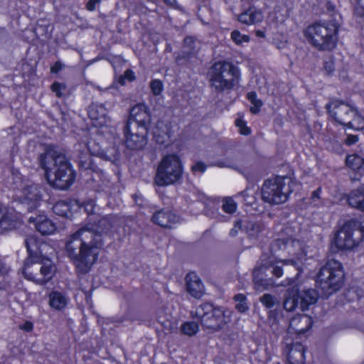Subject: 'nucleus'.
I'll use <instances>...</instances> for the list:
<instances>
[{"mask_svg":"<svg viewBox=\"0 0 364 364\" xmlns=\"http://www.w3.org/2000/svg\"><path fill=\"white\" fill-rule=\"evenodd\" d=\"M87 235L93 237V232L87 228H81L73 233L65 243V250L77 272L86 274L97 261L99 252L96 243L92 239L87 242Z\"/></svg>","mask_w":364,"mask_h":364,"instance_id":"nucleus-1","label":"nucleus"},{"mask_svg":"<svg viewBox=\"0 0 364 364\" xmlns=\"http://www.w3.org/2000/svg\"><path fill=\"white\" fill-rule=\"evenodd\" d=\"M40 166L45 171V178L55 188L66 190L75 180L76 173L65 156L53 149H47L39 157Z\"/></svg>","mask_w":364,"mask_h":364,"instance_id":"nucleus-2","label":"nucleus"},{"mask_svg":"<svg viewBox=\"0 0 364 364\" xmlns=\"http://www.w3.org/2000/svg\"><path fill=\"white\" fill-rule=\"evenodd\" d=\"M151 115L148 106L138 104L132 107L123 129L124 144L131 150L142 149L147 143Z\"/></svg>","mask_w":364,"mask_h":364,"instance_id":"nucleus-3","label":"nucleus"},{"mask_svg":"<svg viewBox=\"0 0 364 364\" xmlns=\"http://www.w3.org/2000/svg\"><path fill=\"white\" fill-rule=\"evenodd\" d=\"M210 86L216 92L230 91L238 85L241 80V70L232 62L227 60L215 61L208 70Z\"/></svg>","mask_w":364,"mask_h":364,"instance_id":"nucleus-4","label":"nucleus"},{"mask_svg":"<svg viewBox=\"0 0 364 364\" xmlns=\"http://www.w3.org/2000/svg\"><path fill=\"white\" fill-rule=\"evenodd\" d=\"M339 26L334 21L315 22L304 30L308 42L320 51H332L337 46Z\"/></svg>","mask_w":364,"mask_h":364,"instance_id":"nucleus-5","label":"nucleus"},{"mask_svg":"<svg viewBox=\"0 0 364 364\" xmlns=\"http://www.w3.org/2000/svg\"><path fill=\"white\" fill-rule=\"evenodd\" d=\"M346 275L342 263L336 259L328 260L316 276V284L324 297H328L343 286Z\"/></svg>","mask_w":364,"mask_h":364,"instance_id":"nucleus-6","label":"nucleus"},{"mask_svg":"<svg viewBox=\"0 0 364 364\" xmlns=\"http://www.w3.org/2000/svg\"><path fill=\"white\" fill-rule=\"evenodd\" d=\"M364 240V221L351 218L344 223L337 230L331 241V247L336 251L350 250Z\"/></svg>","mask_w":364,"mask_h":364,"instance_id":"nucleus-7","label":"nucleus"},{"mask_svg":"<svg viewBox=\"0 0 364 364\" xmlns=\"http://www.w3.org/2000/svg\"><path fill=\"white\" fill-rule=\"evenodd\" d=\"M184 166L177 154H168L163 156L158 164L154 183L159 187L180 184L183 181Z\"/></svg>","mask_w":364,"mask_h":364,"instance_id":"nucleus-8","label":"nucleus"},{"mask_svg":"<svg viewBox=\"0 0 364 364\" xmlns=\"http://www.w3.org/2000/svg\"><path fill=\"white\" fill-rule=\"evenodd\" d=\"M191 316L196 318L203 329L213 331H220L227 323L223 308L215 306L209 302H203L191 312Z\"/></svg>","mask_w":364,"mask_h":364,"instance_id":"nucleus-9","label":"nucleus"},{"mask_svg":"<svg viewBox=\"0 0 364 364\" xmlns=\"http://www.w3.org/2000/svg\"><path fill=\"white\" fill-rule=\"evenodd\" d=\"M287 177L275 176L264 181L261 188L262 200L271 205L285 203L291 191H285Z\"/></svg>","mask_w":364,"mask_h":364,"instance_id":"nucleus-10","label":"nucleus"},{"mask_svg":"<svg viewBox=\"0 0 364 364\" xmlns=\"http://www.w3.org/2000/svg\"><path fill=\"white\" fill-rule=\"evenodd\" d=\"M319 294L314 289L300 290L298 287H293L287 291L286 298L284 301V308L287 311H294L299 309L305 311L309 306L317 302Z\"/></svg>","mask_w":364,"mask_h":364,"instance_id":"nucleus-11","label":"nucleus"},{"mask_svg":"<svg viewBox=\"0 0 364 364\" xmlns=\"http://www.w3.org/2000/svg\"><path fill=\"white\" fill-rule=\"evenodd\" d=\"M259 264L254 268L252 272L253 282L257 287L264 285L266 280L259 278L260 274H264L267 270L272 268L274 264L282 263V264H292L294 262L291 259H281L270 253H262L259 258Z\"/></svg>","mask_w":364,"mask_h":364,"instance_id":"nucleus-12","label":"nucleus"},{"mask_svg":"<svg viewBox=\"0 0 364 364\" xmlns=\"http://www.w3.org/2000/svg\"><path fill=\"white\" fill-rule=\"evenodd\" d=\"M329 116L338 124L344 123L349 119L353 113L351 107L341 100H333L326 105Z\"/></svg>","mask_w":364,"mask_h":364,"instance_id":"nucleus-13","label":"nucleus"},{"mask_svg":"<svg viewBox=\"0 0 364 364\" xmlns=\"http://www.w3.org/2000/svg\"><path fill=\"white\" fill-rule=\"evenodd\" d=\"M79 208L77 200L67 198L57 201L53 206V211L57 215L71 219L74 212H76Z\"/></svg>","mask_w":364,"mask_h":364,"instance_id":"nucleus-14","label":"nucleus"},{"mask_svg":"<svg viewBox=\"0 0 364 364\" xmlns=\"http://www.w3.org/2000/svg\"><path fill=\"white\" fill-rule=\"evenodd\" d=\"M151 220L161 228L171 229L179 221V218L169 210L161 209L153 214Z\"/></svg>","mask_w":364,"mask_h":364,"instance_id":"nucleus-15","label":"nucleus"},{"mask_svg":"<svg viewBox=\"0 0 364 364\" xmlns=\"http://www.w3.org/2000/svg\"><path fill=\"white\" fill-rule=\"evenodd\" d=\"M28 222L30 224L34 225L36 231L41 235H50L53 234L56 230L55 224L44 215L31 217L28 219Z\"/></svg>","mask_w":364,"mask_h":364,"instance_id":"nucleus-16","label":"nucleus"},{"mask_svg":"<svg viewBox=\"0 0 364 364\" xmlns=\"http://www.w3.org/2000/svg\"><path fill=\"white\" fill-rule=\"evenodd\" d=\"M23 202L26 203L30 208H37L42 200L41 188L37 184L26 186L23 190Z\"/></svg>","mask_w":364,"mask_h":364,"instance_id":"nucleus-17","label":"nucleus"},{"mask_svg":"<svg viewBox=\"0 0 364 364\" xmlns=\"http://www.w3.org/2000/svg\"><path fill=\"white\" fill-rule=\"evenodd\" d=\"M186 287L188 293L196 299H200L204 294V285L200 278L194 272L186 276Z\"/></svg>","mask_w":364,"mask_h":364,"instance_id":"nucleus-18","label":"nucleus"},{"mask_svg":"<svg viewBox=\"0 0 364 364\" xmlns=\"http://www.w3.org/2000/svg\"><path fill=\"white\" fill-rule=\"evenodd\" d=\"M287 360L289 364H305V347L300 342L289 344L287 346Z\"/></svg>","mask_w":364,"mask_h":364,"instance_id":"nucleus-19","label":"nucleus"},{"mask_svg":"<svg viewBox=\"0 0 364 364\" xmlns=\"http://www.w3.org/2000/svg\"><path fill=\"white\" fill-rule=\"evenodd\" d=\"M24 242L28 252V259H30L32 263L41 262L42 252L38 238L35 236H28L25 239Z\"/></svg>","mask_w":364,"mask_h":364,"instance_id":"nucleus-20","label":"nucleus"},{"mask_svg":"<svg viewBox=\"0 0 364 364\" xmlns=\"http://www.w3.org/2000/svg\"><path fill=\"white\" fill-rule=\"evenodd\" d=\"M87 114L95 126L101 127L106 123L107 113L103 105H90L87 109Z\"/></svg>","mask_w":364,"mask_h":364,"instance_id":"nucleus-21","label":"nucleus"},{"mask_svg":"<svg viewBox=\"0 0 364 364\" xmlns=\"http://www.w3.org/2000/svg\"><path fill=\"white\" fill-rule=\"evenodd\" d=\"M350 206L364 212V184L350 191L347 198Z\"/></svg>","mask_w":364,"mask_h":364,"instance_id":"nucleus-22","label":"nucleus"},{"mask_svg":"<svg viewBox=\"0 0 364 364\" xmlns=\"http://www.w3.org/2000/svg\"><path fill=\"white\" fill-rule=\"evenodd\" d=\"M262 14L254 6H250L238 16V21L246 25H252L262 20Z\"/></svg>","mask_w":364,"mask_h":364,"instance_id":"nucleus-23","label":"nucleus"},{"mask_svg":"<svg viewBox=\"0 0 364 364\" xmlns=\"http://www.w3.org/2000/svg\"><path fill=\"white\" fill-rule=\"evenodd\" d=\"M346 166L362 176L364 170V158L357 154H349L346 159Z\"/></svg>","mask_w":364,"mask_h":364,"instance_id":"nucleus-24","label":"nucleus"},{"mask_svg":"<svg viewBox=\"0 0 364 364\" xmlns=\"http://www.w3.org/2000/svg\"><path fill=\"white\" fill-rule=\"evenodd\" d=\"M68 304V300L62 292L53 291L49 294V305L55 310H63Z\"/></svg>","mask_w":364,"mask_h":364,"instance_id":"nucleus-25","label":"nucleus"},{"mask_svg":"<svg viewBox=\"0 0 364 364\" xmlns=\"http://www.w3.org/2000/svg\"><path fill=\"white\" fill-rule=\"evenodd\" d=\"M246 98L252 104V106L250 107V112L253 114L259 113L264 103L262 100L257 98V92L255 91L248 92Z\"/></svg>","mask_w":364,"mask_h":364,"instance_id":"nucleus-26","label":"nucleus"},{"mask_svg":"<svg viewBox=\"0 0 364 364\" xmlns=\"http://www.w3.org/2000/svg\"><path fill=\"white\" fill-rule=\"evenodd\" d=\"M199 330V323L193 321H185L181 325L180 327L181 334L188 336H196Z\"/></svg>","mask_w":364,"mask_h":364,"instance_id":"nucleus-27","label":"nucleus"},{"mask_svg":"<svg viewBox=\"0 0 364 364\" xmlns=\"http://www.w3.org/2000/svg\"><path fill=\"white\" fill-rule=\"evenodd\" d=\"M233 299L237 302L235 305V309L240 313H245L248 310L249 306L247 304V297L245 294H237L234 296Z\"/></svg>","mask_w":364,"mask_h":364,"instance_id":"nucleus-28","label":"nucleus"},{"mask_svg":"<svg viewBox=\"0 0 364 364\" xmlns=\"http://www.w3.org/2000/svg\"><path fill=\"white\" fill-rule=\"evenodd\" d=\"M237 205L231 197H226L223 200L222 209L228 214H233L236 212Z\"/></svg>","mask_w":364,"mask_h":364,"instance_id":"nucleus-29","label":"nucleus"},{"mask_svg":"<svg viewBox=\"0 0 364 364\" xmlns=\"http://www.w3.org/2000/svg\"><path fill=\"white\" fill-rule=\"evenodd\" d=\"M232 41L237 46L242 45V43H248L250 37L246 34H242L238 30H233L230 33Z\"/></svg>","mask_w":364,"mask_h":364,"instance_id":"nucleus-30","label":"nucleus"},{"mask_svg":"<svg viewBox=\"0 0 364 364\" xmlns=\"http://www.w3.org/2000/svg\"><path fill=\"white\" fill-rule=\"evenodd\" d=\"M14 228L13 221L11 218L6 213H3L2 209L0 208V230H9Z\"/></svg>","mask_w":364,"mask_h":364,"instance_id":"nucleus-31","label":"nucleus"},{"mask_svg":"<svg viewBox=\"0 0 364 364\" xmlns=\"http://www.w3.org/2000/svg\"><path fill=\"white\" fill-rule=\"evenodd\" d=\"M235 125L239 129V133L241 135L248 136L252 131L247 124V122L242 117H237L235 121Z\"/></svg>","mask_w":364,"mask_h":364,"instance_id":"nucleus-32","label":"nucleus"},{"mask_svg":"<svg viewBox=\"0 0 364 364\" xmlns=\"http://www.w3.org/2000/svg\"><path fill=\"white\" fill-rule=\"evenodd\" d=\"M353 15L358 22L364 21V0H357L353 9Z\"/></svg>","mask_w":364,"mask_h":364,"instance_id":"nucleus-33","label":"nucleus"},{"mask_svg":"<svg viewBox=\"0 0 364 364\" xmlns=\"http://www.w3.org/2000/svg\"><path fill=\"white\" fill-rule=\"evenodd\" d=\"M149 87H150L151 93L154 96L160 95L164 90L163 82L161 80H159V79L151 80L149 83Z\"/></svg>","mask_w":364,"mask_h":364,"instance_id":"nucleus-34","label":"nucleus"},{"mask_svg":"<svg viewBox=\"0 0 364 364\" xmlns=\"http://www.w3.org/2000/svg\"><path fill=\"white\" fill-rule=\"evenodd\" d=\"M67 89V85L65 82H59L58 81L53 82L50 85V90L55 94V96L58 98H61L63 96V91Z\"/></svg>","mask_w":364,"mask_h":364,"instance_id":"nucleus-35","label":"nucleus"},{"mask_svg":"<svg viewBox=\"0 0 364 364\" xmlns=\"http://www.w3.org/2000/svg\"><path fill=\"white\" fill-rule=\"evenodd\" d=\"M260 302L267 309H271L275 305L274 296L270 294H264L260 298Z\"/></svg>","mask_w":364,"mask_h":364,"instance_id":"nucleus-36","label":"nucleus"},{"mask_svg":"<svg viewBox=\"0 0 364 364\" xmlns=\"http://www.w3.org/2000/svg\"><path fill=\"white\" fill-rule=\"evenodd\" d=\"M40 272L47 280L50 279L53 276V267L52 264H43Z\"/></svg>","mask_w":364,"mask_h":364,"instance_id":"nucleus-37","label":"nucleus"},{"mask_svg":"<svg viewBox=\"0 0 364 364\" xmlns=\"http://www.w3.org/2000/svg\"><path fill=\"white\" fill-rule=\"evenodd\" d=\"M206 169L207 165L204 162L200 161H197L191 167V171L193 174H196V173L197 172L203 173L205 172Z\"/></svg>","mask_w":364,"mask_h":364,"instance_id":"nucleus-38","label":"nucleus"},{"mask_svg":"<svg viewBox=\"0 0 364 364\" xmlns=\"http://www.w3.org/2000/svg\"><path fill=\"white\" fill-rule=\"evenodd\" d=\"M79 205L80 208L78 209L83 208L87 214H91L94 212L95 202L92 200L84 201L82 203H79Z\"/></svg>","mask_w":364,"mask_h":364,"instance_id":"nucleus-39","label":"nucleus"},{"mask_svg":"<svg viewBox=\"0 0 364 364\" xmlns=\"http://www.w3.org/2000/svg\"><path fill=\"white\" fill-rule=\"evenodd\" d=\"M64 67L65 65L61 61L57 60L50 66V73L51 74H58L64 68Z\"/></svg>","mask_w":364,"mask_h":364,"instance_id":"nucleus-40","label":"nucleus"},{"mask_svg":"<svg viewBox=\"0 0 364 364\" xmlns=\"http://www.w3.org/2000/svg\"><path fill=\"white\" fill-rule=\"evenodd\" d=\"M18 328L27 333H31L33 331L34 324L31 321H26L23 323L18 326Z\"/></svg>","mask_w":364,"mask_h":364,"instance_id":"nucleus-41","label":"nucleus"},{"mask_svg":"<svg viewBox=\"0 0 364 364\" xmlns=\"http://www.w3.org/2000/svg\"><path fill=\"white\" fill-rule=\"evenodd\" d=\"M358 140H359V137L358 135L349 134H347V136L344 141V143L347 146H351V145L356 144L358 141Z\"/></svg>","mask_w":364,"mask_h":364,"instance_id":"nucleus-42","label":"nucleus"},{"mask_svg":"<svg viewBox=\"0 0 364 364\" xmlns=\"http://www.w3.org/2000/svg\"><path fill=\"white\" fill-rule=\"evenodd\" d=\"M101 1L102 0H89L85 5L86 9L89 11H94L97 6L100 4Z\"/></svg>","mask_w":364,"mask_h":364,"instance_id":"nucleus-43","label":"nucleus"},{"mask_svg":"<svg viewBox=\"0 0 364 364\" xmlns=\"http://www.w3.org/2000/svg\"><path fill=\"white\" fill-rule=\"evenodd\" d=\"M272 274L274 277L277 278H280L283 276L284 270L282 266H279L277 264H274L272 267Z\"/></svg>","mask_w":364,"mask_h":364,"instance_id":"nucleus-44","label":"nucleus"},{"mask_svg":"<svg viewBox=\"0 0 364 364\" xmlns=\"http://www.w3.org/2000/svg\"><path fill=\"white\" fill-rule=\"evenodd\" d=\"M323 69L328 74H331L334 70V63L333 61H325L323 63Z\"/></svg>","mask_w":364,"mask_h":364,"instance_id":"nucleus-45","label":"nucleus"},{"mask_svg":"<svg viewBox=\"0 0 364 364\" xmlns=\"http://www.w3.org/2000/svg\"><path fill=\"white\" fill-rule=\"evenodd\" d=\"M124 77L129 82H132L136 79L134 72L131 69H127L124 71Z\"/></svg>","mask_w":364,"mask_h":364,"instance_id":"nucleus-46","label":"nucleus"},{"mask_svg":"<svg viewBox=\"0 0 364 364\" xmlns=\"http://www.w3.org/2000/svg\"><path fill=\"white\" fill-rule=\"evenodd\" d=\"M349 119H350V117ZM338 124L341 125H343L345 128L350 129H354V130H357V131L363 130L364 129V125L360 127L355 128L350 119H348L344 123H338Z\"/></svg>","mask_w":364,"mask_h":364,"instance_id":"nucleus-47","label":"nucleus"},{"mask_svg":"<svg viewBox=\"0 0 364 364\" xmlns=\"http://www.w3.org/2000/svg\"><path fill=\"white\" fill-rule=\"evenodd\" d=\"M321 192H322L321 187L317 188L316 190H314L312 192L311 196V199L313 201L316 200V199H318V200L320 199L321 198Z\"/></svg>","mask_w":364,"mask_h":364,"instance_id":"nucleus-48","label":"nucleus"},{"mask_svg":"<svg viewBox=\"0 0 364 364\" xmlns=\"http://www.w3.org/2000/svg\"><path fill=\"white\" fill-rule=\"evenodd\" d=\"M9 270L6 266L0 262V275L4 276L8 273Z\"/></svg>","mask_w":364,"mask_h":364,"instance_id":"nucleus-49","label":"nucleus"},{"mask_svg":"<svg viewBox=\"0 0 364 364\" xmlns=\"http://www.w3.org/2000/svg\"><path fill=\"white\" fill-rule=\"evenodd\" d=\"M242 221L240 220H237V221L235 222L233 228L237 229L238 231L239 230L242 229Z\"/></svg>","mask_w":364,"mask_h":364,"instance_id":"nucleus-50","label":"nucleus"},{"mask_svg":"<svg viewBox=\"0 0 364 364\" xmlns=\"http://www.w3.org/2000/svg\"><path fill=\"white\" fill-rule=\"evenodd\" d=\"M166 5L173 6L176 4V0H163Z\"/></svg>","mask_w":364,"mask_h":364,"instance_id":"nucleus-51","label":"nucleus"},{"mask_svg":"<svg viewBox=\"0 0 364 364\" xmlns=\"http://www.w3.org/2000/svg\"><path fill=\"white\" fill-rule=\"evenodd\" d=\"M237 232H238L237 230L232 228L230 231V235L232 237H235L237 235Z\"/></svg>","mask_w":364,"mask_h":364,"instance_id":"nucleus-52","label":"nucleus"},{"mask_svg":"<svg viewBox=\"0 0 364 364\" xmlns=\"http://www.w3.org/2000/svg\"><path fill=\"white\" fill-rule=\"evenodd\" d=\"M125 77H124V75H122L119 78V82L122 85H124L125 84Z\"/></svg>","mask_w":364,"mask_h":364,"instance_id":"nucleus-53","label":"nucleus"},{"mask_svg":"<svg viewBox=\"0 0 364 364\" xmlns=\"http://www.w3.org/2000/svg\"><path fill=\"white\" fill-rule=\"evenodd\" d=\"M334 6L331 5L330 2L328 3V9L330 11H333L334 9Z\"/></svg>","mask_w":364,"mask_h":364,"instance_id":"nucleus-54","label":"nucleus"},{"mask_svg":"<svg viewBox=\"0 0 364 364\" xmlns=\"http://www.w3.org/2000/svg\"><path fill=\"white\" fill-rule=\"evenodd\" d=\"M257 35L258 36H259V37H263V36H264V32H263V31H258L257 32Z\"/></svg>","mask_w":364,"mask_h":364,"instance_id":"nucleus-55","label":"nucleus"},{"mask_svg":"<svg viewBox=\"0 0 364 364\" xmlns=\"http://www.w3.org/2000/svg\"><path fill=\"white\" fill-rule=\"evenodd\" d=\"M218 166L219 167H223V163H220V162L218 164Z\"/></svg>","mask_w":364,"mask_h":364,"instance_id":"nucleus-56","label":"nucleus"},{"mask_svg":"<svg viewBox=\"0 0 364 364\" xmlns=\"http://www.w3.org/2000/svg\"><path fill=\"white\" fill-rule=\"evenodd\" d=\"M191 37H187V38H185V41L186 42V41H187L188 39H191Z\"/></svg>","mask_w":364,"mask_h":364,"instance_id":"nucleus-57","label":"nucleus"},{"mask_svg":"<svg viewBox=\"0 0 364 364\" xmlns=\"http://www.w3.org/2000/svg\"><path fill=\"white\" fill-rule=\"evenodd\" d=\"M274 364H281L279 362L274 363Z\"/></svg>","mask_w":364,"mask_h":364,"instance_id":"nucleus-58","label":"nucleus"},{"mask_svg":"<svg viewBox=\"0 0 364 364\" xmlns=\"http://www.w3.org/2000/svg\"><path fill=\"white\" fill-rule=\"evenodd\" d=\"M154 136L156 137V132H154Z\"/></svg>","mask_w":364,"mask_h":364,"instance_id":"nucleus-59","label":"nucleus"}]
</instances>
